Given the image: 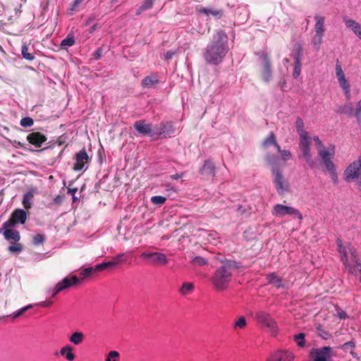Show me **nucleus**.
Wrapping results in <instances>:
<instances>
[{"label":"nucleus","mask_w":361,"mask_h":361,"mask_svg":"<svg viewBox=\"0 0 361 361\" xmlns=\"http://www.w3.org/2000/svg\"><path fill=\"white\" fill-rule=\"evenodd\" d=\"M228 50L227 35L224 31H218L204 49L203 56L209 64L218 65L223 61Z\"/></svg>","instance_id":"nucleus-1"},{"label":"nucleus","mask_w":361,"mask_h":361,"mask_svg":"<svg viewBox=\"0 0 361 361\" xmlns=\"http://www.w3.org/2000/svg\"><path fill=\"white\" fill-rule=\"evenodd\" d=\"M237 268L238 266L236 262L229 261L216 269L211 277L214 288L219 292L226 290L231 282L233 272Z\"/></svg>","instance_id":"nucleus-2"},{"label":"nucleus","mask_w":361,"mask_h":361,"mask_svg":"<svg viewBox=\"0 0 361 361\" xmlns=\"http://www.w3.org/2000/svg\"><path fill=\"white\" fill-rule=\"evenodd\" d=\"M338 252L341 256V260L348 271L353 275L356 274L355 268L351 265L350 262H354L355 266L360 262L357 257L355 248L350 243L343 245L341 239L336 240Z\"/></svg>","instance_id":"nucleus-3"},{"label":"nucleus","mask_w":361,"mask_h":361,"mask_svg":"<svg viewBox=\"0 0 361 361\" xmlns=\"http://www.w3.org/2000/svg\"><path fill=\"white\" fill-rule=\"evenodd\" d=\"M255 319L257 324L264 329H266L269 333L276 336L279 333V326L276 321L272 316L264 310H259L256 312Z\"/></svg>","instance_id":"nucleus-4"},{"label":"nucleus","mask_w":361,"mask_h":361,"mask_svg":"<svg viewBox=\"0 0 361 361\" xmlns=\"http://www.w3.org/2000/svg\"><path fill=\"white\" fill-rule=\"evenodd\" d=\"M345 175L347 181L352 179L357 182V189L361 192V157L346 169Z\"/></svg>","instance_id":"nucleus-5"},{"label":"nucleus","mask_w":361,"mask_h":361,"mask_svg":"<svg viewBox=\"0 0 361 361\" xmlns=\"http://www.w3.org/2000/svg\"><path fill=\"white\" fill-rule=\"evenodd\" d=\"M140 257L154 266H164L169 263L166 255L162 252H143L140 254Z\"/></svg>","instance_id":"nucleus-6"},{"label":"nucleus","mask_w":361,"mask_h":361,"mask_svg":"<svg viewBox=\"0 0 361 361\" xmlns=\"http://www.w3.org/2000/svg\"><path fill=\"white\" fill-rule=\"evenodd\" d=\"M272 214L276 217H283L286 215H290L296 216L300 220L302 219V215L298 209L282 204H276L274 206Z\"/></svg>","instance_id":"nucleus-7"},{"label":"nucleus","mask_w":361,"mask_h":361,"mask_svg":"<svg viewBox=\"0 0 361 361\" xmlns=\"http://www.w3.org/2000/svg\"><path fill=\"white\" fill-rule=\"evenodd\" d=\"M156 140L172 137L176 133V128L171 121L162 122L155 126Z\"/></svg>","instance_id":"nucleus-8"},{"label":"nucleus","mask_w":361,"mask_h":361,"mask_svg":"<svg viewBox=\"0 0 361 361\" xmlns=\"http://www.w3.org/2000/svg\"><path fill=\"white\" fill-rule=\"evenodd\" d=\"M310 144L311 141L309 135L300 137L299 146L302 152V157L305 159L307 164L311 168H313L314 166V162L312 159L310 153Z\"/></svg>","instance_id":"nucleus-9"},{"label":"nucleus","mask_w":361,"mask_h":361,"mask_svg":"<svg viewBox=\"0 0 361 361\" xmlns=\"http://www.w3.org/2000/svg\"><path fill=\"white\" fill-rule=\"evenodd\" d=\"M310 356L312 361H329L332 356V348L324 346L320 348H314L311 350Z\"/></svg>","instance_id":"nucleus-10"},{"label":"nucleus","mask_w":361,"mask_h":361,"mask_svg":"<svg viewBox=\"0 0 361 361\" xmlns=\"http://www.w3.org/2000/svg\"><path fill=\"white\" fill-rule=\"evenodd\" d=\"M80 279L76 276L71 278L65 277L62 281H59L52 290H49V293H51V296L55 297L59 292L64 290L73 285L79 283Z\"/></svg>","instance_id":"nucleus-11"},{"label":"nucleus","mask_w":361,"mask_h":361,"mask_svg":"<svg viewBox=\"0 0 361 361\" xmlns=\"http://www.w3.org/2000/svg\"><path fill=\"white\" fill-rule=\"evenodd\" d=\"M259 59L262 60L261 75L262 80L265 82H269L272 79V71L269 58L267 54L262 52L259 54Z\"/></svg>","instance_id":"nucleus-12"},{"label":"nucleus","mask_w":361,"mask_h":361,"mask_svg":"<svg viewBox=\"0 0 361 361\" xmlns=\"http://www.w3.org/2000/svg\"><path fill=\"white\" fill-rule=\"evenodd\" d=\"M272 173L274 176L273 182L277 192L279 194H284L288 190V183L285 180L282 172L279 169H274Z\"/></svg>","instance_id":"nucleus-13"},{"label":"nucleus","mask_w":361,"mask_h":361,"mask_svg":"<svg viewBox=\"0 0 361 361\" xmlns=\"http://www.w3.org/2000/svg\"><path fill=\"white\" fill-rule=\"evenodd\" d=\"M135 129L143 135H149L153 140H156L155 126L152 128V125L147 123L145 120H140L134 123Z\"/></svg>","instance_id":"nucleus-14"},{"label":"nucleus","mask_w":361,"mask_h":361,"mask_svg":"<svg viewBox=\"0 0 361 361\" xmlns=\"http://www.w3.org/2000/svg\"><path fill=\"white\" fill-rule=\"evenodd\" d=\"M75 164L73 169L76 171H80L85 167V164L89 161L90 157L85 148L80 150L75 155Z\"/></svg>","instance_id":"nucleus-15"},{"label":"nucleus","mask_w":361,"mask_h":361,"mask_svg":"<svg viewBox=\"0 0 361 361\" xmlns=\"http://www.w3.org/2000/svg\"><path fill=\"white\" fill-rule=\"evenodd\" d=\"M294 355L288 350H280L274 353L267 361H293Z\"/></svg>","instance_id":"nucleus-16"},{"label":"nucleus","mask_w":361,"mask_h":361,"mask_svg":"<svg viewBox=\"0 0 361 361\" xmlns=\"http://www.w3.org/2000/svg\"><path fill=\"white\" fill-rule=\"evenodd\" d=\"M27 140L30 144L39 147L47 140V137L41 133L33 132L27 136Z\"/></svg>","instance_id":"nucleus-17"},{"label":"nucleus","mask_w":361,"mask_h":361,"mask_svg":"<svg viewBox=\"0 0 361 361\" xmlns=\"http://www.w3.org/2000/svg\"><path fill=\"white\" fill-rule=\"evenodd\" d=\"M200 173L214 177L216 174V167L213 162L209 159L204 161L203 166L200 169Z\"/></svg>","instance_id":"nucleus-18"},{"label":"nucleus","mask_w":361,"mask_h":361,"mask_svg":"<svg viewBox=\"0 0 361 361\" xmlns=\"http://www.w3.org/2000/svg\"><path fill=\"white\" fill-rule=\"evenodd\" d=\"M343 20L347 28L351 30L356 36L359 35L358 33L361 32V25L359 23L346 16L343 18Z\"/></svg>","instance_id":"nucleus-19"},{"label":"nucleus","mask_w":361,"mask_h":361,"mask_svg":"<svg viewBox=\"0 0 361 361\" xmlns=\"http://www.w3.org/2000/svg\"><path fill=\"white\" fill-rule=\"evenodd\" d=\"M159 83V80L155 73L145 77L142 80V86L147 88H151Z\"/></svg>","instance_id":"nucleus-20"},{"label":"nucleus","mask_w":361,"mask_h":361,"mask_svg":"<svg viewBox=\"0 0 361 361\" xmlns=\"http://www.w3.org/2000/svg\"><path fill=\"white\" fill-rule=\"evenodd\" d=\"M319 156L321 157L323 161L324 160H329L334 157L335 154L334 145L331 146V149H326L323 146L322 147L317 148Z\"/></svg>","instance_id":"nucleus-21"},{"label":"nucleus","mask_w":361,"mask_h":361,"mask_svg":"<svg viewBox=\"0 0 361 361\" xmlns=\"http://www.w3.org/2000/svg\"><path fill=\"white\" fill-rule=\"evenodd\" d=\"M11 217L17 224H23L27 220V215L23 209H16L13 212Z\"/></svg>","instance_id":"nucleus-22"},{"label":"nucleus","mask_w":361,"mask_h":361,"mask_svg":"<svg viewBox=\"0 0 361 361\" xmlns=\"http://www.w3.org/2000/svg\"><path fill=\"white\" fill-rule=\"evenodd\" d=\"M36 190L31 188L23 195L22 204L25 209H28L31 208L34 194Z\"/></svg>","instance_id":"nucleus-23"},{"label":"nucleus","mask_w":361,"mask_h":361,"mask_svg":"<svg viewBox=\"0 0 361 361\" xmlns=\"http://www.w3.org/2000/svg\"><path fill=\"white\" fill-rule=\"evenodd\" d=\"M199 12L204 14L207 16L212 15L216 20L220 19L224 15V11L222 9L214 10L210 8H204V7L201 8L199 10Z\"/></svg>","instance_id":"nucleus-24"},{"label":"nucleus","mask_w":361,"mask_h":361,"mask_svg":"<svg viewBox=\"0 0 361 361\" xmlns=\"http://www.w3.org/2000/svg\"><path fill=\"white\" fill-rule=\"evenodd\" d=\"M1 233L7 240H13L15 242H18L20 240V235L18 231L5 229Z\"/></svg>","instance_id":"nucleus-25"},{"label":"nucleus","mask_w":361,"mask_h":361,"mask_svg":"<svg viewBox=\"0 0 361 361\" xmlns=\"http://www.w3.org/2000/svg\"><path fill=\"white\" fill-rule=\"evenodd\" d=\"M303 54L302 44L300 42H297L293 46L292 56L294 62H301V58Z\"/></svg>","instance_id":"nucleus-26"},{"label":"nucleus","mask_w":361,"mask_h":361,"mask_svg":"<svg viewBox=\"0 0 361 361\" xmlns=\"http://www.w3.org/2000/svg\"><path fill=\"white\" fill-rule=\"evenodd\" d=\"M314 19L316 20L314 25L315 33L324 35L325 32L324 18L320 16H315Z\"/></svg>","instance_id":"nucleus-27"},{"label":"nucleus","mask_w":361,"mask_h":361,"mask_svg":"<svg viewBox=\"0 0 361 361\" xmlns=\"http://www.w3.org/2000/svg\"><path fill=\"white\" fill-rule=\"evenodd\" d=\"M247 326V321L244 316H240L235 319L233 323V329L234 331H238L239 329H243Z\"/></svg>","instance_id":"nucleus-28"},{"label":"nucleus","mask_w":361,"mask_h":361,"mask_svg":"<svg viewBox=\"0 0 361 361\" xmlns=\"http://www.w3.org/2000/svg\"><path fill=\"white\" fill-rule=\"evenodd\" d=\"M267 279L270 284L274 285L276 288H280L282 286L281 279L274 273L267 274Z\"/></svg>","instance_id":"nucleus-29"},{"label":"nucleus","mask_w":361,"mask_h":361,"mask_svg":"<svg viewBox=\"0 0 361 361\" xmlns=\"http://www.w3.org/2000/svg\"><path fill=\"white\" fill-rule=\"evenodd\" d=\"M73 348L70 345H66L61 348L60 353L65 356L68 361H73L75 359V355L73 353Z\"/></svg>","instance_id":"nucleus-30"},{"label":"nucleus","mask_w":361,"mask_h":361,"mask_svg":"<svg viewBox=\"0 0 361 361\" xmlns=\"http://www.w3.org/2000/svg\"><path fill=\"white\" fill-rule=\"evenodd\" d=\"M295 128H296V130L299 135V137L309 135L308 133L305 130L304 122L300 117H298L296 119Z\"/></svg>","instance_id":"nucleus-31"},{"label":"nucleus","mask_w":361,"mask_h":361,"mask_svg":"<svg viewBox=\"0 0 361 361\" xmlns=\"http://www.w3.org/2000/svg\"><path fill=\"white\" fill-rule=\"evenodd\" d=\"M74 44V36L71 34H68L67 37L61 41L60 47L62 49H67L68 47H72Z\"/></svg>","instance_id":"nucleus-32"},{"label":"nucleus","mask_w":361,"mask_h":361,"mask_svg":"<svg viewBox=\"0 0 361 361\" xmlns=\"http://www.w3.org/2000/svg\"><path fill=\"white\" fill-rule=\"evenodd\" d=\"M84 339V334L82 332L75 331L69 338V341L75 344L79 345L80 344Z\"/></svg>","instance_id":"nucleus-33"},{"label":"nucleus","mask_w":361,"mask_h":361,"mask_svg":"<svg viewBox=\"0 0 361 361\" xmlns=\"http://www.w3.org/2000/svg\"><path fill=\"white\" fill-rule=\"evenodd\" d=\"M338 81V83L340 86L342 87V89L344 91L345 95L347 97V99H350V85L345 78L340 79Z\"/></svg>","instance_id":"nucleus-34"},{"label":"nucleus","mask_w":361,"mask_h":361,"mask_svg":"<svg viewBox=\"0 0 361 361\" xmlns=\"http://www.w3.org/2000/svg\"><path fill=\"white\" fill-rule=\"evenodd\" d=\"M194 288L195 286L192 283L185 282L183 283L179 292L183 295H187L194 289Z\"/></svg>","instance_id":"nucleus-35"},{"label":"nucleus","mask_w":361,"mask_h":361,"mask_svg":"<svg viewBox=\"0 0 361 361\" xmlns=\"http://www.w3.org/2000/svg\"><path fill=\"white\" fill-rule=\"evenodd\" d=\"M8 250L11 253L18 255L23 250V246L18 242L11 243V245L8 247Z\"/></svg>","instance_id":"nucleus-36"},{"label":"nucleus","mask_w":361,"mask_h":361,"mask_svg":"<svg viewBox=\"0 0 361 361\" xmlns=\"http://www.w3.org/2000/svg\"><path fill=\"white\" fill-rule=\"evenodd\" d=\"M267 162L271 166L273 171L274 169H279V158L276 155H268L266 157Z\"/></svg>","instance_id":"nucleus-37"},{"label":"nucleus","mask_w":361,"mask_h":361,"mask_svg":"<svg viewBox=\"0 0 361 361\" xmlns=\"http://www.w3.org/2000/svg\"><path fill=\"white\" fill-rule=\"evenodd\" d=\"M116 267V263L113 262L112 260L109 262H104L100 264H97L94 267V271H103L106 269Z\"/></svg>","instance_id":"nucleus-38"},{"label":"nucleus","mask_w":361,"mask_h":361,"mask_svg":"<svg viewBox=\"0 0 361 361\" xmlns=\"http://www.w3.org/2000/svg\"><path fill=\"white\" fill-rule=\"evenodd\" d=\"M339 114L352 116L353 114V107L352 104H345L341 106L338 111Z\"/></svg>","instance_id":"nucleus-39"},{"label":"nucleus","mask_w":361,"mask_h":361,"mask_svg":"<svg viewBox=\"0 0 361 361\" xmlns=\"http://www.w3.org/2000/svg\"><path fill=\"white\" fill-rule=\"evenodd\" d=\"M154 0H145L142 5L137 11V15H140L141 12L147 11L152 8L154 5Z\"/></svg>","instance_id":"nucleus-40"},{"label":"nucleus","mask_w":361,"mask_h":361,"mask_svg":"<svg viewBox=\"0 0 361 361\" xmlns=\"http://www.w3.org/2000/svg\"><path fill=\"white\" fill-rule=\"evenodd\" d=\"M324 35L315 33L312 39V44L314 46V49L318 51L320 48V45L322 43V38Z\"/></svg>","instance_id":"nucleus-41"},{"label":"nucleus","mask_w":361,"mask_h":361,"mask_svg":"<svg viewBox=\"0 0 361 361\" xmlns=\"http://www.w3.org/2000/svg\"><path fill=\"white\" fill-rule=\"evenodd\" d=\"M191 263L195 266L201 267L207 264L208 261L201 256H196L191 259Z\"/></svg>","instance_id":"nucleus-42"},{"label":"nucleus","mask_w":361,"mask_h":361,"mask_svg":"<svg viewBox=\"0 0 361 361\" xmlns=\"http://www.w3.org/2000/svg\"><path fill=\"white\" fill-rule=\"evenodd\" d=\"M21 54L23 57L28 61H32L35 59L34 54L28 52V48L26 44L22 46Z\"/></svg>","instance_id":"nucleus-43"},{"label":"nucleus","mask_w":361,"mask_h":361,"mask_svg":"<svg viewBox=\"0 0 361 361\" xmlns=\"http://www.w3.org/2000/svg\"><path fill=\"white\" fill-rule=\"evenodd\" d=\"M32 307V305H28L14 312L13 314H11V316L12 317L13 319H16L21 316L22 314H23L26 311L31 309Z\"/></svg>","instance_id":"nucleus-44"},{"label":"nucleus","mask_w":361,"mask_h":361,"mask_svg":"<svg viewBox=\"0 0 361 361\" xmlns=\"http://www.w3.org/2000/svg\"><path fill=\"white\" fill-rule=\"evenodd\" d=\"M357 124L361 127V99L357 103L354 112Z\"/></svg>","instance_id":"nucleus-45"},{"label":"nucleus","mask_w":361,"mask_h":361,"mask_svg":"<svg viewBox=\"0 0 361 361\" xmlns=\"http://www.w3.org/2000/svg\"><path fill=\"white\" fill-rule=\"evenodd\" d=\"M16 224H17V223L12 217H11L3 224L2 228L0 229V233L4 231L5 229H11V228L14 227Z\"/></svg>","instance_id":"nucleus-46"},{"label":"nucleus","mask_w":361,"mask_h":361,"mask_svg":"<svg viewBox=\"0 0 361 361\" xmlns=\"http://www.w3.org/2000/svg\"><path fill=\"white\" fill-rule=\"evenodd\" d=\"M305 334L300 333L294 336V340L300 347H304L305 345Z\"/></svg>","instance_id":"nucleus-47"},{"label":"nucleus","mask_w":361,"mask_h":361,"mask_svg":"<svg viewBox=\"0 0 361 361\" xmlns=\"http://www.w3.org/2000/svg\"><path fill=\"white\" fill-rule=\"evenodd\" d=\"M46 237L44 234H37L32 239V244L35 246L42 244L45 241Z\"/></svg>","instance_id":"nucleus-48"},{"label":"nucleus","mask_w":361,"mask_h":361,"mask_svg":"<svg viewBox=\"0 0 361 361\" xmlns=\"http://www.w3.org/2000/svg\"><path fill=\"white\" fill-rule=\"evenodd\" d=\"M166 201V198L165 197L161 196V195H156V196H153L151 197V202L154 204H157V205L164 204Z\"/></svg>","instance_id":"nucleus-49"},{"label":"nucleus","mask_w":361,"mask_h":361,"mask_svg":"<svg viewBox=\"0 0 361 361\" xmlns=\"http://www.w3.org/2000/svg\"><path fill=\"white\" fill-rule=\"evenodd\" d=\"M119 356L120 355L118 352L111 350L106 355L105 361H118Z\"/></svg>","instance_id":"nucleus-50"},{"label":"nucleus","mask_w":361,"mask_h":361,"mask_svg":"<svg viewBox=\"0 0 361 361\" xmlns=\"http://www.w3.org/2000/svg\"><path fill=\"white\" fill-rule=\"evenodd\" d=\"M125 256H126V253H124V252L119 253L116 256L113 257L112 262H115L116 266H117L118 264L126 262Z\"/></svg>","instance_id":"nucleus-51"},{"label":"nucleus","mask_w":361,"mask_h":361,"mask_svg":"<svg viewBox=\"0 0 361 361\" xmlns=\"http://www.w3.org/2000/svg\"><path fill=\"white\" fill-rule=\"evenodd\" d=\"M33 119L30 117H25L20 120V124L24 128L30 127L33 125Z\"/></svg>","instance_id":"nucleus-52"},{"label":"nucleus","mask_w":361,"mask_h":361,"mask_svg":"<svg viewBox=\"0 0 361 361\" xmlns=\"http://www.w3.org/2000/svg\"><path fill=\"white\" fill-rule=\"evenodd\" d=\"M301 73V62H294V68L293 71V77L298 78Z\"/></svg>","instance_id":"nucleus-53"},{"label":"nucleus","mask_w":361,"mask_h":361,"mask_svg":"<svg viewBox=\"0 0 361 361\" xmlns=\"http://www.w3.org/2000/svg\"><path fill=\"white\" fill-rule=\"evenodd\" d=\"M276 137H275V135L273 133H271L269 135L268 137H267L264 142H263V145L264 147H267L269 145H273L276 142Z\"/></svg>","instance_id":"nucleus-54"},{"label":"nucleus","mask_w":361,"mask_h":361,"mask_svg":"<svg viewBox=\"0 0 361 361\" xmlns=\"http://www.w3.org/2000/svg\"><path fill=\"white\" fill-rule=\"evenodd\" d=\"M329 174L336 171L335 166L331 159L323 161Z\"/></svg>","instance_id":"nucleus-55"},{"label":"nucleus","mask_w":361,"mask_h":361,"mask_svg":"<svg viewBox=\"0 0 361 361\" xmlns=\"http://www.w3.org/2000/svg\"><path fill=\"white\" fill-rule=\"evenodd\" d=\"M336 78H337L338 80L345 78L344 73L342 70L341 66L338 63H336Z\"/></svg>","instance_id":"nucleus-56"},{"label":"nucleus","mask_w":361,"mask_h":361,"mask_svg":"<svg viewBox=\"0 0 361 361\" xmlns=\"http://www.w3.org/2000/svg\"><path fill=\"white\" fill-rule=\"evenodd\" d=\"M281 159L283 161H286L290 159L292 155L290 151L283 149L281 153Z\"/></svg>","instance_id":"nucleus-57"},{"label":"nucleus","mask_w":361,"mask_h":361,"mask_svg":"<svg viewBox=\"0 0 361 361\" xmlns=\"http://www.w3.org/2000/svg\"><path fill=\"white\" fill-rule=\"evenodd\" d=\"M355 347V344L353 341L346 342L342 345V348L345 351H347L348 348L353 349Z\"/></svg>","instance_id":"nucleus-58"},{"label":"nucleus","mask_w":361,"mask_h":361,"mask_svg":"<svg viewBox=\"0 0 361 361\" xmlns=\"http://www.w3.org/2000/svg\"><path fill=\"white\" fill-rule=\"evenodd\" d=\"M102 51L103 50L101 47L98 48L92 54L94 59L95 60L99 59L102 56Z\"/></svg>","instance_id":"nucleus-59"},{"label":"nucleus","mask_w":361,"mask_h":361,"mask_svg":"<svg viewBox=\"0 0 361 361\" xmlns=\"http://www.w3.org/2000/svg\"><path fill=\"white\" fill-rule=\"evenodd\" d=\"M93 271H94V268H92V267L85 268L80 272V274L85 277V276H89L90 274H91Z\"/></svg>","instance_id":"nucleus-60"},{"label":"nucleus","mask_w":361,"mask_h":361,"mask_svg":"<svg viewBox=\"0 0 361 361\" xmlns=\"http://www.w3.org/2000/svg\"><path fill=\"white\" fill-rule=\"evenodd\" d=\"M176 51H168L166 53H164V59L166 60L171 59L173 56L175 55Z\"/></svg>","instance_id":"nucleus-61"},{"label":"nucleus","mask_w":361,"mask_h":361,"mask_svg":"<svg viewBox=\"0 0 361 361\" xmlns=\"http://www.w3.org/2000/svg\"><path fill=\"white\" fill-rule=\"evenodd\" d=\"M330 176H331V180H332L333 183L335 185H337L338 183V176H337L336 171L330 173Z\"/></svg>","instance_id":"nucleus-62"},{"label":"nucleus","mask_w":361,"mask_h":361,"mask_svg":"<svg viewBox=\"0 0 361 361\" xmlns=\"http://www.w3.org/2000/svg\"><path fill=\"white\" fill-rule=\"evenodd\" d=\"M313 140H314L318 148L322 147L324 146L322 142L320 140L318 136H314Z\"/></svg>","instance_id":"nucleus-63"},{"label":"nucleus","mask_w":361,"mask_h":361,"mask_svg":"<svg viewBox=\"0 0 361 361\" xmlns=\"http://www.w3.org/2000/svg\"><path fill=\"white\" fill-rule=\"evenodd\" d=\"M63 201V197L58 195L54 198V202L56 204H61Z\"/></svg>","instance_id":"nucleus-64"}]
</instances>
